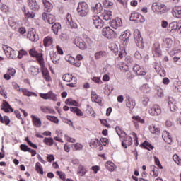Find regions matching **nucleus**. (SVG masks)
<instances>
[{"label": "nucleus", "instance_id": "nucleus-24", "mask_svg": "<svg viewBox=\"0 0 181 181\" xmlns=\"http://www.w3.org/2000/svg\"><path fill=\"white\" fill-rule=\"evenodd\" d=\"M1 110H4L5 112H13V108L11 107V105H9V103L6 100L3 101L2 107Z\"/></svg>", "mask_w": 181, "mask_h": 181}, {"label": "nucleus", "instance_id": "nucleus-14", "mask_svg": "<svg viewBox=\"0 0 181 181\" xmlns=\"http://www.w3.org/2000/svg\"><path fill=\"white\" fill-rule=\"evenodd\" d=\"M110 25L113 29H118L122 26V20L120 18H117L110 22Z\"/></svg>", "mask_w": 181, "mask_h": 181}, {"label": "nucleus", "instance_id": "nucleus-33", "mask_svg": "<svg viewBox=\"0 0 181 181\" xmlns=\"http://www.w3.org/2000/svg\"><path fill=\"white\" fill-rule=\"evenodd\" d=\"M105 166L106 169L109 170V172H114L115 169H117V166L115 165V164H114V163L111 161H107Z\"/></svg>", "mask_w": 181, "mask_h": 181}, {"label": "nucleus", "instance_id": "nucleus-31", "mask_svg": "<svg viewBox=\"0 0 181 181\" xmlns=\"http://www.w3.org/2000/svg\"><path fill=\"white\" fill-rule=\"evenodd\" d=\"M103 11V6L100 3H97L94 7H92V11L94 12V13H102Z\"/></svg>", "mask_w": 181, "mask_h": 181}, {"label": "nucleus", "instance_id": "nucleus-23", "mask_svg": "<svg viewBox=\"0 0 181 181\" xmlns=\"http://www.w3.org/2000/svg\"><path fill=\"white\" fill-rule=\"evenodd\" d=\"M168 105L171 111H176L177 110V106L176 105V100L173 98H168Z\"/></svg>", "mask_w": 181, "mask_h": 181}, {"label": "nucleus", "instance_id": "nucleus-9", "mask_svg": "<svg viewBox=\"0 0 181 181\" xmlns=\"http://www.w3.org/2000/svg\"><path fill=\"white\" fill-rule=\"evenodd\" d=\"M74 43L77 47H79L81 50H86V49H87V44H86V42H84L81 37L75 38Z\"/></svg>", "mask_w": 181, "mask_h": 181}, {"label": "nucleus", "instance_id": "nucleus-34", "mask_svg": "<svg viewBox=\"0 0 181 181\" xmlns=\"http://www.w3.org/2000/svg\"><path fill=\"white\" fill-rule=\"evenodd\" d=\"M51 29L54 35H59V31L62 29V25L59 23H55Z\"/></svg>", "mask_w": 181, "mask_h": 181}, {"label": "nucleus", "instance_id": "nucleus-26", "mask_svg": "<svg viewBox=\"0 0 181 181\" xmlns=\"http://www.w3.org/2000/svg\"><path fill=\"white\" fill-rule=\"evenodd\" d=\"M126 105L129 110H134L135 108V100H132L131 97H127L126 99Z\"/></svg>", "mask_w": 181, "mask_h": 181}, {"label": "nucleus", "instance_id": "nucleus-6", "mask_svg": "<svg viewBox=\"0 0 181 181\" xmlns=\"http://www.w3.org/2000/svg\"><path fill=\"white\" fill-rule=\"evenodd\" d=\"M102 35L105 37H107V39H112V37H115V31L111 29L110 27H105L102 29Z\"/></svg>", "mask_w": 181, "mask_h": 181}, {"label": "nucleus", "instance_id": "nucleus-61", "mask_svg": "<svg viewBox=\"0 0 181 181\" xmlns=\"http://www.w3.org/2000/svg\"><path fill=\"white\" fill-rule=\"evenodd\" d=\"M103 4L105 5V6L110 8H111V6H112V5H114V3H112L108 0H104Z\"/></svg>", "mask_w": 181, "mask_h": 181}, {"label": "nucleus", "instance_id": "nucleus-52", "mask_svg": "<svg viewBox=\"0 0 181 181\" xmlns=\"http://www.w3.org/2000/svg\"><path fill=\"white\" fill-rule=\"evenodd\" d=\"M106 53L104 51H99L95 54V58L96 60H98V59H101V57H104L105 56Z\"/></svg>", "mask_w": 181, "mask_h": 181}, {"label": "nucleus", "instance_id": "nucleus-7", "mask_svg": "<svg viewBox=\"0 0 181 181\" xmlns=\"http://www.w3.org/2000/svg\"><path fill=\"white\" fill-rule=\"evenodd\" d=\"M3 50L8 59H16V54L15 49L8 45L3 46Z\"/></svg>", "mask_w": 181, "mask_h": 181}, {"label": "nucleus", "instance_id": "nucleus-8", "mask_svg": "<svg viewBox=\"0 0 181 181\" xmlns=\"http://www.w3.org/2000/svg\"><path fill=\"white\" fill-rule=\"evenodd\" d=\"M148 112L152 117H159L162 114V109H160V106L153 105L148 110Z\"/></svg>", "mask_w": 181, "mask_h": 181}, {"label": "nucleus", "instance_id": "nucleus-27", "mask_svg": "<svg viewBox=\"0 0 181 181\" xmlns=\"http://www.w3.org/2000/svg\"><path fill=\"white\" fill-rule=\"evenodd\" d=\"M28 6L32 11H37L39 9V4L36 2V0H28Z\"/></svg>", "mask_w": 181, "mask_h": 181}, {"label": "nucleus", "instance_id": "nucleus-40", "mask_svg": "<svg viewBox=\"0 0 181 181\" xmlns=\"http://www.w3.org/2000/svg\"><path fill=\"white\" fill-rule=\"evenodd\" d=\"M69 110L71 112H74V114H76L78 117H83V112L79 108L71 107Z\"/></svg>", "mask_w": 181, "mask_h": 181}, {"label": "nucleus", "instance_id": "nucleus-54", "mask_svg": "<svg viewBox=\"0 0 181 181\" xmlns=\"http://www.w3.org/2000/svg\"><path fill=\"white\" fill-rule=\"evenodd\" d=\"M74 148L75 151H83V144L80 143H76L74 144Z\"/></svg>", "mask_w": 181, "mask_h": 181}, {"label": "nucleus", "instance_id": "nucleus-18", "mask_svg": "<svg viewBox=\"0 0 181 181\" xmlns=\"http://www.w3.org/2000/svg\"><path fill=\"white\" fill-rule=\"evenodd\" d=\"M42 2L44 5V11L45 12H52L53 9V4L47 0H42Z\"/></svg>", "mask_w": 181, "mask_h": 181}, {"label": "nucleus", "instance_id": "nucleus-5", "mask_svg": "<svg viewBox=\"0 0 181 181\" xmlns=\"http://www.w3.org/2000/svg\"><path fill=\"white\" fill-rule=\"evenodd\" d=\"M152 10L153 12H158L159 13H165L166 12V6L165 4L157 2L154 3L152 5Z\"/></svg>", "mask_w": 181, "mask_h": 181}, {"label": "nucleus", "instance_id": "nucleus-45", "mask_svg": "<svg viewBox=\"0 0 181 181\" xmlns=\"http://www.w3.org/2000/svg\"><path fill=\"white\" fill-rule=\"evenodd\" d=\"M35 170L37 172V173H40V175H43V168H42V164L40 163L37 162L35 164Z\"/></svg>", "mask_w": 181, "mask_h": 181}, {"label": "nucleus", "instance_id": "nucleus-60", "mask_svg": "<svg viewBox=\"0 0 181 181\" xmlns=\"http://www.w3.org/2000/svg\"><path fill=\"white\" fill-rule=\"evenodd\" d=\"M26 54H28V52L23 49L20 50L18 52V59H22V57H23V56H26Z\"/></svg>", "mask_w": 181, "mask_h": 181}, {"label": "nucleus", "instance_id": "nucleus-2", "mask_svg": "<svg viewBox=\"0 0 181 181\" xmlns=\"http://www.w3.org/2000/svg\"><path fill=\"white\" fill-rule=\"evenodd\" d=\"M62 80L64 81H66V83H69L66 84L69 87H76L77 84V78L73 76L71 74H66L62 76Z\"/></svg>", "mask_w": 181, "mask_h": 181}, {"label": "nucleus", "instance_id": "nucleus-3", "mask_svg": "<svg viewBox=\"0 0 181 181\" xmlns=\"http://www.w3.org/2000/svg\"><path fill=\"white\" fill-rule=\"evenodd\" d=\"M134 37L136 46L139 47V49H144V38H142L139 30L136 29L134 31Z\"/></svg>", "mask_w": 181, "mask_h": 181}, {"label": "nucleus", "instance_id": "nucleus-63", "mask_svg": "<svg viewBox=\"0 0 181 181\" xmlns=\"http://www.w3.org/2000/svg\"><path fill=\"white\" fill-rule=\"evenodd\" d=\"M49 100H52V101H57V96L52 91H49Z\"/></svg>", "mask_w": 181, "mask_h": 181}, {"label": "nucleus", "instance_id": "nucleus-38", "mask_svg": "<svg viewBox=\"0 0 181 181\" xmlns=\"http://www.w3.org/2000/svg\"><path fill=\"white\" fill-rule=\"evenodd\" d=\"M173 45V40L170 38H165L163 40V46L166 47L167 49H170L172 47V45Z\"/></svg>", "mask_w": 181, "mask_h": 181}, {"label": "nucleus", "instance_id": "nucleus-46", "mask_svg": "<svg viewBox=\"0 0 181 181\" xmlns=\"http://www.w3.org/2000/svg\"><path fill=\"white\" fill-rule=\"evenodd\" d=\"M156 95L159 97L160 98H162V97H164L165 94H163V89H162L160 87L158 86L156 88Z\"/></svg>", "mask_w": 181, "mask_h": 181}, {"label": "nucleus", "instance_id": "nucleus-20", "mask_svg": "<svg viewBox=\"0 0 181 181\" xmlns=\"http://www.w3.org/2000/svg\"><path fill=\"white\" fill-rule=\"evenodd\" d=\"M153 54L155 57H160L162 56V51H160L159 45L154 44L153 47Z\"/></svg>", "mask_w": 181, "mask_h": 181}, {"label": "nucleus", "instance_id": "nucleus-36", "mask_svg": "<svg viewBox=\"0 0 181 181\" xmlns=\"http://www.w3.org/2000/svg\"><path fill=\"white\" fill-rule=\"evenodd\" d=\"M91 100L93 103H97V104H100L101 103V98L97 95V93L94 91L91 93Z\"/></svg>", "mask_w": 181, "mask_h": 181}, {"label": "nucleus", "instance_id": "nucleus-56", "mask_svg": "<svg viewBox=\"0 0 181 181\" xmlns=\"http://www.w3.org/2000/svg\"><path fill=\"white\" fill-rule=\"evenodd\" d=\"M16 73V70L13 68H10L7 71V74L10 75L11 77H15V74Z\"/></svg>", "mask_w": 181, "mask_h": 181}, {"label": "nucleus", "instance_id": "nucleus-12", "mask_svg": "<svg viewBox=\"0 0 181 181\" xmlns=\"http://www.w3.org/2000/svg\"><path fill=\"white\" fill-rule=\"evenodd\" d=\"M40 66L43 78L46 80V81H50V75L49 74V70H47V68H46L45 62H42V64H40Z\"/></svg>", "mask_w": 181, "mask_h": 181}, {"label": "nucleus", "instance_id": "nucleus-21", "mask_svg": "<svg viewBox=\"0 0 181 181\" xmlns=\"http://www.w3.org/2000/svg\"><path fill=\"white\" fill-rule=\"evenodd\" d=\"M65 59L66 62L72 64V66H75V67H80V66H81V62H76V59L73 57L68 56V57H66Z\"/></svg>", "mask_w": 181, "mask_h": 181}, {"label": "nucleus", "instance_id": "nucleus-29", "mask_svg": "<svg viewBox=\"0 0 181 181\" xmlns=\"http://www.w3.org/2000/svg\"><path fill=\"white\" fill-rule=\"evenodd\" d=\"M31 118L35 127H36L37 128H40V127H42V121L40 120V118L33 115H31Z\"/></svg>", "mask_w": 181, "mask_h": 181}, {"label": "nucleus", "instance_id": "nucleus-42", "mask_svg": "<svg viewBox=\"0 0 181 181\" xmlns=\"http://www.w3.org/2000/svg\"><path fill=\"white\" fill-rule=\"evenodd\" d=\"M115 131L120 138H124V136H127V133L121 129V127H116Z\"/></svg>", "mask_w": 181, "mask_h": 181}, {"label": "nucleus", "instance_id": "nucleus-10", "mask_svg": "<svg viewBox=\"0 0 181 181\" xmlns=\"http://www.w3.org/2000/svg\"><path fill=\"white\" fill-rule=\"evenodd\" d=\"M130 21H132V22H137L140 23L145 22L144 16L138 13H132L130 16Z\"/></svg>", "mask_w": 181, "mask_h": 181}, {"label": "nucleus", "instance_id": "nucleus-17", "mask_svg": "<svg viewBox=\"0 0 181 181\" xmlns=\"http://www.w3.org/2000/svg\"><path fill=\"white\" fill-rule=\"evenodd\" d=\"M28 71L32 77H37V76L40 73V69L38 66H31L29 68Z\"/></svg>", "mask_w": 181, "mask_h": 181}, {"label": "nucleus", "instance_id": "nucleus-15", "mask_svg": "<svg viewBox=\"0 0 181 181\" xmlns=\"http://www.w3.org/2000/svg\"><path fill=\"white\" fill-rule=\"evenodd\" d=\"M130 36H131V33H129L128 30L124 31L121 35L120 39L122 40V43L124 46H127V45H128V42H129V37Z\"/></svg>", "mask_w": 181, "mask_h": 181}, {"label": "nucleus", "instance_id": "nucleus-47", "mask_svg": "<svg viewBox=\"0 0 181 181\" xmlns=\"http://www.w3.org/2000/svg\"><path fill=\"white\" fill-rule=\"evenodd\" d=\"M46 118L51 122H54V124H59V119L56 116L47 115Z\"/></svg>", "mask_w": 181, "mask_h": 181}, {"label": "nucleus", "instance_id": "nucleus-4", "mask_svg": "<svg viewBox=\"0 0 181 181\" xmlns=\"http://www.w3.org/2000/svg\"><path fill=\"white\" fill-rule=\"evenodd\" d=\"M29 53L32 57H36L37 62L40 65L42 63H45V59H43V54L37 52V51H36V49H31Z\"/></svg>", "mask_w": 181, "mask_h": 181}, {"label": "nucleus", "instance_id": "nucleus-30", "mask_svg": "<svg viewBox=\"0 0 181 181\" xmlns=\"http://www.w3.org/2000/svg\"><path fill=\"white\" fill-rule=\"evenodd\" d=\"M43 16L47 17V21L49 25H53L56 22V18L52 14H47L46 13H43Z\"/></svg>", "mask_w": 181, "mask_h": 181}, {"label": "nucleus", "instance_id": "nucleus-58", "mask_svg": "<svg viewBox=\"0 0 181 181\" xmlns=\"http://www.w3.org/2000/svg\"><path fill=\"white\" fill-rule=\"evenodd\" d=\"M57 175L59 176L60 179L63 181H66V174L62 171H57Z\"/></svg>", "mask_w": 181, "mask_h": 181}, {"label": "nucleus", "instance_id": "nucleus-32", "mask_svg": "<svg viewBox=\"0 0 181 181\" xmlns=\"http://www.w3.org/2000/svg\"><path fill=\"white\" fill-rule=\"evenodd\" d=\"M40 109L44 114H54V110L50 107L40 106Z\"/></svg>", "mask_w": 181, "mask_h": 181}, {"label": "nucleus", "instance_id": "nucleus-49", "mask_svg": "<svg viewBox=\"0 0 181 181\" xmlns=\"http://www.w3.org/2000/svg\"><path fill=\"white\" fill-rule=\"evenodd\" d=\"M132 118L134 119V124H136V122H140V124H145V119L141 118L139 116H133Z\"/></svg>", "mask_w": 181, "mask_h": 181}, {"label": "nucleus", "instance_id": "nucleus-25", "mask_svg": "<svg viewBox=\"0 0 181 181\" xmlns=\"http://www.w3.org/2000/svg\"><path fill=\"white\" fill-rule=\"evenodd\" d=\"M133 71H134V73L137 75V76H146V73L144 71H142V69H141V66H139V64H135L133 66Z\"/></svg>", "mask_w": 181, "mask_h": 181}, {"label": "nucleus", "instance_id": "nucleus-64", "mask_svg": "<svg viewBox=\"0 0 181 181\" xmlns=\"http://www.w3.org/2000/svg\"><path fill=\"white\" fill-rule=\"evenodd\" d=\"M173 159L176 162V163H177V165H181V160L179 159V156H177V154H175L173 156Z\"/></svg>", "mask_w": 181, "mask_h": 181}, {"label": "nucleus", "instance_id": "nucleus-44", "mask_svg": "<svg viewBox=\"0 0 181 181\" xmlns=\"http://www.w3.org/2000/svg\"><path fill=\"white\" fill-rule=\"evenodd\" d=\"M101 145V142L100 140H98V139L91 141L90 142V146H93V148H98V146H100Z\"/></svg>", "mask_w": 181, "mask_h": 181}, {"label": "nucleus", "instance_id": "nucleus-11", "mask_svg": "<svg viewBox=\"0 0 181 181\" xmlns=\"http://www.w3.org/2000/svg\"><path fill=\"white\" fill-rule=\"evenodd\" d=\"M93 22L96 29H101L104 26V21L98 16H94L93 17Z\"/></svg>", "mask_w": 181, "mask_h": 181}, {"label": "nucleus", "instance_id": "nucleus-39", "mask_svg": "<svg viewBox=\"0 0 181 181\" xmlns=\"http://www.w3.org/2000/svg\"><path fill=\"white\" fill-rule=\"evenodd\" d=\"M178 28H179V23H177V22L176 21H174L169 24L168 30H169L170 32H172V30H177Z\"/></svg>", "mask_w": 181, "mask_h": 181}, {"label": "nucleus", "instance_id": "nucleus-35", "mask_svg": "<svg viewBox=\"0 0 181 181\" xmlns=\"http://www.w3.org/2000/svg\"><path fill=\"white\" fill-rule=\"evenodd\" d=\"M140 90L146 94L151 93V88L149 87V84L145 83L140 87Z\"/></svg>", "mask_w": 181, "mask_h": 181}, {"label": "nucleus", "instance_id": "nucleus-22", "mask_svg": "<svg viewBox=\"0 0 181 181\" xmlns=\"http://www.w3.org/2000/svg\"><path fill=\"white\" fill-rule=\"evenodd\" d=\"M173 16L181 19V6H175L172 9Z\"/></svg>", "mask_w": 181, "mask_h": 181}, {"label": "nucleus", "instance_id": "nucleus-53", "mask_svg": "<svg viewBox=\"0 0 181 181\" xmlns=\"http://www.w3.org/2000/svg\"><path fill=\"white\" fill-rule=\"evenodd\" d=\"M143 146L145 148V149H148V151H151V149H153V146L152 144H149L148 141H145L143 143Z\"/></svg>", "mask_w": 181, "mask_h": 181}, {"label": "nucleus", "instance_id": "nucleus-50", "mask_svg": "<svg viewBox=\"0 0 181 181\" xmlns=\"http://www.w3.org/2000/svg\"><path fill=\"white\" fill-rule=\"evenodd\" d=\"M43 142L48 146H52L54 141H53V139L52 138L45 137L43 140Z\"/></svg>", "mask_w": 181, "mask_h": 181}, {"label": "nucleus", "instance_id": "nucleus-51", "mask_svg": "<svg viewBox=\"0 0 181 181\" xmlns=\"http://www.w3.org/2000/svg\"><path fill=\"white\" fill-rule=\"evenodd\" d=\"M151 169L152 171L151 172L150 175L151 176H154V177H158V176H159V174L158 173V170H156V169H158L156 166L152 165Z\"/></svg>", "mask_w": 181, "mask_h": 181}, {"label": "nucleus", "instance_id": "nucleus-43", "mask_svg": "<svg viewBox=\"0 0 181 181\" xmlns=\"http://www.w3.org/2000/svg\"><path fill=\"white\" fill-rule=\"evenodd\" d=\"M87 172V170L84 168L83 165H79L78 168L77 173L79 175V176H84Z\"/></svg>", "mask_w": 181, "mask_h": 181}, {"label": "nucleus", "instance_id": "nucleus-62", "mask_svg": "<svg viewBox=\"0 0 181 181\" xmlns=\"http://www.w3.org/2000/svg\"><path fill=\"white\" fill-rule=\"evenodd\" d=\"M56 56V54H53V55L51 56V60L54 64H57L59 63V58H57Z\"/></svg>", "mask_w": 181, "mask_h": 181}, {"label": "nucleus", "instance_id": "nucleus-57", "mask_svg": "<svg viewBox=\"0 0 181 181\" xmlns=\"http://www.w3.org/2000/svg\"><path fill=\"white\" fill-rule=\"evenodd\" d=\"M148 103H149V98L148 96H144L142 99V104L144 107H147Z\"/></svg>", "mask_w": 181, "mask_h": 181}, {"label": "nucleus", "instance_id": "nucleus-59", "mask_svg": "<svg viewBox=\"0 0 181 181\" xmlns=\"http://www.w3.org/2000/svg\"><path fill=\"white\" fill-rule=\"evenodd\" d=\"M22 93L23 95H26L27 97H31L32 96V92L29 91L26 88H23L22 89Z\"/></svg>", "mask_w": 181, "mask_h": 181}, {"label": "nucleus", "instance_id": "nucleus-16", "mask_svg": "<svg viewBox=\"0 0 181 181\" xmlns=\"http://www.w3.org/2000/svg\"><path fill=\"white\" fill-rule=\"evenodd\" d=\"M131 145H132V137L127 136L126 134V136H124V138L122 141V146H124L125 149H127V148L128 146H131Z\"/></svg>", "mask_w": 181, "mask_h": 181}, {"label": "nucleus", "instance_id": "nucleus-1", "mask_svg": "<svg viewBox=\"0 0 181 181\" xmlns=\"http://www.w3.org/2000/svg\"><path fill=\"white\" fill-rule=\"evenodd\" d=\"M77 12L79 16L84 18L88 15L89 9L88 4L87 3L82 1L78 4Z\"/></svg>", "mask_w": 181, "mask_h": 181}, {"label": "nucleus", "instance_id": "nucleus-41", "mask_svg": "<svg viewBox=\"0 0 181 181\" xmlns=\"http://www.w3.org/2000/svg\"><path fill=\"white\" fill-rule=\"evenodd\" d=\"M173 90L175 93H181V82L175 81L173 85Z\"/></svg>", "mask_w": 181, "mask_h": 181}, {"label": "nucleus", "instance_id": "nucleus-48", "mask_svg": "<svg viewBox=\"0 0 181 181\" xmlns=\"http://www.w3.org/2000/svg\"><path fill=\"white\" fill-rule=\"evenodd\" d=\"M67 105H74V107H78V103L73 99H67L65 102Z\"/></svg>", "mask_w": 181, "mask_h": 181}, {"label": "nucleus", "instance_id": "nucleus-55", "mask_svg": "<svg viewBox=\"0 0 181 181\" xmlns=\"http://www.w3.org/2000/svg\"><path fill=\"white\" fill-rule=\"evenodd\" d=\"M128 67L129 66H128L127 64H125L122 63L120 65V70H121V71H123L124 73H127V71H128V70H129Z\"/></svg>", "mask_w": 181, "mask_h": 181}, {"label": "nucleus", "instance_id": "nucleus-28", "mask_svg": "<svg viewBox=\"0 0 181 181\" xmlns=\"http://www.w3.org/2000/svg\"><path fill=\"white\" fill-rule=\"evenodd\" d=\"M162 138L165 142L167 144H171L172 143V136L170 134H169V132L168 131H164L162 134Z\"/></svg>", "mask_w": 181, "mask_h": 181}, {"label": "nucleus", "instance_id": "nucleus-19", "mask_svg": "<svg viewBox=\"0 0 181 181\" xmlns=\"http://www.w3.org/2000/svg\"><path fill=\"white\" fill-rule=\"evenodd\" d=\"M104 21H110L112 18V12L107 10H103L100 15Z\"/></svg>", "mask_w": 181, "mask_h": 181}, {"label": "nucleus", "instance_id": "nucleus-37", "mask_svg": "<svg viewBox=\"0 0 181 181\" xmlns=\"http://www.w3.org/2000/svg\"><path fill=\"white\" fill-rule=\"evenodd\" d=\"M44 46L45 47H49V46H52L53 45V38L52 37H46L44 38Z\"/></svg>", "mask_w": 181, "mask_h": 181}, {"label": "nucleus", "instance_id": "nucleus-13", "mask_svg": "<svg viewBox=\"0 0 181 181\" xmlns=\"http://www.w3.org/2000/svg\"><path fill=\"white\" fill-rule=\"evenodd\" d=\"M27 37L31 42H37V40H39V35L36 34V31L33 29L28 30Z\"/></svg>", "mask_w": 181, "mask_h": 181}]
</instances>
